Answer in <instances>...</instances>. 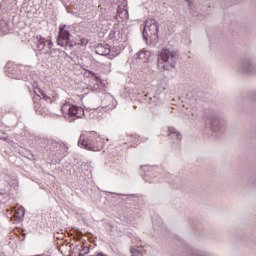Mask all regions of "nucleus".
I'll list each match as a JSON object with an SVG mask.
<instances>
[{"mask_svg": "<svg viewBox=\"0 0 256 256\" xmlns=\"http://www.w3.org/2000/svg\"><path fill=\"white\" fill-rule=\"evenodd\" d=\"M105 139L102 138L96 131L82 133L78 146L88 151H101L103 149Z\"/></svg>", "mask_w": 256, "mask_h": 256, "instance_id": "f257e3e1", "label": "nucleus"}, {"mask_svg": "<svg viewBox=\"0 0 256 256\" xmlns=\"http://www.w3.org/2000/svg\"><path fill=\"white\" fill-rule=\"evenodd\" d=\"M158 32L159 24L155 19L150 18L145 20L142 38L146 45H156L159 40Z\"/></svg>", "mask_w": 256, "mask_h": 256, "instance_id": "f03ea898", "label": "nucleus"}, {"mask_svg": "<svg viewBox=\"0 0 256 256\" xmlns=\"http://www.w3.org/2000/svg\"><path fill=\"white\" fill-rule=\"evenodd\" d=\"M178 61V54L175 51H171L167 48H163L159 52L158 67L161 70L171 71L175 68Z\"/></svg>", "mask_w": 256, "mask_h": 256, "instance_id": "7ed1b4c3", "label": "nucleus"}, {"mask_svg": "<svg viewBox=\"0 0 256 256\" xmlns=\"http://www.w3.org/2000/svg\"><path fill=\"white\" fill-rule=\"evenodd\" d=\"M57 44L61 47H74V46H81L86 47L89 44V40L87 38H83L80 36H77L74 39V44L70 41V33L68 30H66V26L59 29V34L57 38Z\"/></svg>", "mask_w": 256, "mask_h": 256, "instance_id": "20e7f679", "label": "nucleus"}, {"mask_svg": "<svg viewBox=\"0 0 256 256\" xmlns=\"http://www.w3.org/2000/svg\"><path fill=\"white\" fill-rule=\"evenodd\" d=\"M206 125L211 130L213 134L223 133L226 129V122L225 119L217 112L210 110L206 116Z\"/></svg>", "mask_w": 256, "mask_h": 256, "instance_id": "39448f33", "label": "nucleus"}, {"mask_svg": "<svg viewBox=\"0 0 256 256\" xmlns=\"http://www.w3.org/2000/svg\"><path fill=\"white\" fill-rule=\"evenodd\" d=\"M62 113L68 115L71 120L79 119L85 116V110L82 107L75 106L68 102L62 105Z\"/></svg>", "mask_w": 256, "mask_h": 256, "instance_id": "423d86ee", "label": "nucleus"}, {"mask_svg": "<svg viewBox=\"0 0 256 256\" xmlns=\"http://www.w3.org/2000/svg\"><path fill=\"white\" fill-rule=\"evenodd\" d=\"M236 69L240 71V73L246 75H252L256 73V62L252 58H244L240 59Z\"/></svg>", "mask_w": 256, "mask_h": 256, "instance_id": "0eeeda50", "label": "nucleus"}, {"mask_svg": "<svg viewBox=\"0 0 256 256\" xmlns=\"http://www.w3.org/2000/svg\"><path fill=\"white\" fill-rule=\"evenodd\" d=\"M39 91L42 95L43 100L48 104H53L58 99L57 92L54 89L50 88V87L40 89Z\"/></svg>", "mask_w": 256, "mask_h": 256, "instance_id": "6e6552de", "label": "nucleus"}, {"mask_svg": "<svg viewBox=\"0 0 256 256\" xmlns=\"http://www.w3.org/2000/svg\"><path fill=\"white\" fill-rule=\"evenodd\" d=\"M38 42H37V49L38 51L44 53V54H48L50 53V51L53 48V42L52 40L43 38L41 36H37L36 37Z\"/></svg>", "mask_w": 256, "mask_h": 256, "instance_id": "1a4fd4ad", "label": "nucleus"}, {"mask_svg": "<svg viewBox=\"0 0 256 256\" xmlns=\"http://www.w3.org/2000/svg\"><path fill=\"white\" fill-rule=\"evenodd\" d=\"M130 239L132 240V244H134V246H131V248H130L131 256H143L144 249L142 247H139V245H138L140 239L137 236V234L130 233Z\"/></svg>", "mask_w": 256, "mask_h": 256, "instance_id": "9d476101", "label": "nucleus"}, {"mask_svg": "<svg viewBox=\"0 0 256 256\" xmlns=\"http://www.w3.org/2000/svg\"><path fill=\"white\" fill-rule=\"evenodd\" d=\"M151 58V52L146 49H141L135 54V59L146 63Z\"/></svg>", "mask_w": 256, "mask_h": 256, "instance_id": "9b49d317", "label": "nucleus"}, {"mask_svg": "<svg viewBox=\"0 0 256 256\" xmlns=\"http://www.w3.org/2000/svg\"><path fill=\"white\" fill-rule=\"evenodd\" d=\"M168 137L171 138L174 144H178L182 141V134L175 128H168Z\"/></svg>", "mask_w": 256, "mask_h": 256, "instance_id": "f8f14e48", "label": "nucleus"}, {"mask_svg": "<svg viewBox=\"0 0 256 256\" xmlns=\"http://www.w3.org/2000/svg\"><path fill=\"white\" fill-rule=\"evenodd\" d=\"M7 72L10 74V77H12L14 79L21 78V70H20L19 66L16 64H11V66H9L7 68Z\"/></svg>", "mask_w": 256, "mask_h": 256, "instance_id": "ddd939ff", "label": "nucleus"}, {"mask_svg": "<svg viewBox=\"0 0 256 256\" xmlns=\"http://www.w3.org/2000/svg\"><path fill=\"white\" fill-rule=\"evenodd\" d=\"M141 138L138 134L134 133L130 135V147H136L140 145Z\"/></svg>", "mask_w": 256, "mask_h": 256, "instance_id": "4468645a", "label": "nucleus"}, {"mask_svg": "<svg viewBox=\"0 0 256 256\" xmlns=\"http://www.w3.org/2000/svg\"><path fill=\"white\" fill-rule=\"evenodd\" d=\"M25 215V210L23 207H15L13 209V217L16 219H21Z\"/></svg>", "mask_w": 256, "mask_h": 256, "instance_id": "2eb2a0df", "label": "nucleus"}, {"mask_svg": "<svg viewBox=\"0 0 256 256\" xmlns=\"http://www.w3.org/2000/svg\"><path fill=\"white\" fill-rule=\"evenodd\" d=\"M141 171L144 172V173H141L142 177H152L153 168H151L149 166H142Z\"/></svg>", "mask_w": 256, "mask_h": 256, "instance_id": "dca6fc26", "label": "nucleus"}, {"mask_svg": "<svg viewBox=\"0 0 256 256\" xmlns=\"http://www.w3.org/2000/svg\"><path fill=\"white\" fill-rule=\"evenodd\" d=\"M129 201H130V205L131 204L137 205L138 203H140L142 201V196H138L136 194H130Z\"/></svg>", "mask_w": 256, "mask_h": 256, "instance_id": "f3484780", "label": "nucleus"}, {"mask_svg": "<svg viewBox=\"0 0 256 256\" xmlns=\"http://www.w3.org/2000/svg\"><path fill=\"white\" fill-rule=\"evenodd\" d=\"M191 256H216V255L212 254L208 251L196 250V251L192 252Z\"/></svg>", "mask_w": 256, "mask_h": 256, "instance_id": "a211bd4d", "label": "nucleus"}, {"mask_svg": "<svg viewBox=\"0 0 256 256\" xmlns=\"http://www.w3.org/2000/svg\"><path fill=\"white\" fill-rule=\"evenodd\" d=\"M81 245V249H79L80 255L81 256H85L86 254H88L90 252L89 247L85 246L84 244H78Z\"/></svg>", "mask_w": 256, "mask_h": 256, "instance_id": "6ab92c4d", "label": "nucleus"}, {"mask_svg": "<svg viewBox=\"0 0 256 256\" xmlns=\"http://www.w3.org/2000/svg\"><path fill=\"white\" fill-rule=\"evenodd\" d=\"M79 249H81V245H76L72 249V256H82V254H80V250Z\"/></svg>", "mask_w": 256, "mask_h": 256, "instance_id": "aec40b11", "label": "nucleus"}, {"mask_svg": "<svg viewBox=\"0 0 256 256\" xmlns=\"http://www.w3.org/2000/svg\"><path fill=\"white\" fill-rule=\"evenodd\" d=\"M95 81L96 82H101V79L99 77L95 76Z\"/></svg>", "mask_w": 256, "mask_h": 256, "instance_id": "412c9836", "label": "nucleus"}, {"mask_svg": "<svg viewBox=\"0 0 256 256\" xmlns=\"http://www.w3.org/2000/svg\"><path fill=\"white\" fill-rule=\"evenodd\" d=\"M96 256H105V254H97Z\"/></svg>", "mask_w": 256, "mask_h": 256, "instance_id": "4be33fe9", "label": "nucleus"}]
</instances>
